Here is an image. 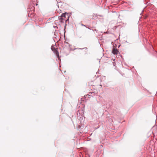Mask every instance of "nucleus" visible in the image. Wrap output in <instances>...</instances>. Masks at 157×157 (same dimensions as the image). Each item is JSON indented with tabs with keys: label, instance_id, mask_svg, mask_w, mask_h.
Segmentation results:
<instances>
[{
	"label": "nucleus",
	"instance_id": "nucleus-1",
	"mask_svg": "<svg viewBox=\"0 0 157 157\" xmlns=\"http://www.w3.org/2000/svg\"><path fill=\"white\" fill-rule=\"evenodd\" d=\"M66 14H67L66 13H63L61 16L58 17L59 20L61 22H64V21H66L67 19H66Z\"/></svg>",
	"mask_w": 157,
	"mask_h": 157
},
{
	"label": "nucleus",
	"instance_id": "nucleus-2",
	"mask_svg": "<svg viewBox=\"0 0 157 157\" xmlns=\"http://www.w3.org/2000/svg\"><path fill=\"white\" fill-rule=\"evenodd\" d=\"M54 53L56 55L58 58H59V52L57 50V48L53 51Z\"/></svg>",
	"mask_w": 157,
	"mask_h": 157
},
{
	"label": "nucleus",
	"instance_id": "nucleus-3",
	"mask_svg": "<svg viewBox=\"0 0 157 157\" xmlns=\"http://www.w3.org/2000/svg\"><path fill=\"white\" fill-rule=\"evenodd\" d=\"M54 53L56 55L58 58H59V52L57 50V48L53 51Z\"/></svg>",
	"mask_w": 157,
	"mask_h": 157
},
{
	"label": "nucleus",
	"instance_id": "nucleus-4",
	"mask_svg": "<svg viewBox=\"0 0 157 157\" xmlns=\"http://www.w3.org/2000/svg\"><path fill=\"white\" fill-rule=\"evenodd\" d=\"M119 52V51H118V50L114 48L113 49L112 51V53L114 54H117Z\"/></svg>",
	"mask_w": 157,
	"mask_h": 157
},
{
	"label": "nucleus",
	"instance_id": "nucleus-5",
	"mask_svg": "<svg viewBox=\"0 0 157 157\" xmlns=\"http://www.w3.org/2000/svg\"><path fill=\"white\" fill-rule=\"evenodd\" d=\"M51 49L53 51L54 50H55L57 48H56L55 47L54 45H52V46L51 47Z\"/></svg>",
	"mask_w": 157,
	"mask_h": 157
}]
</instances>
